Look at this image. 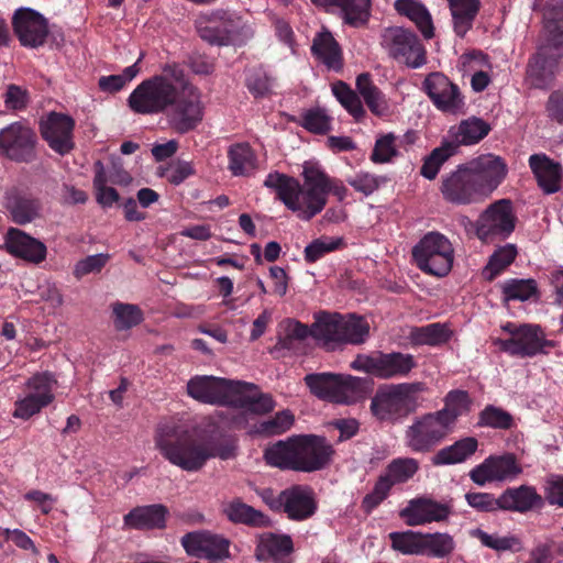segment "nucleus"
Segmentation results:
<instances>
[{
	"label": "nucleus",
	"instance_id": "nucleus-1",
	"mask_svg": "<svg viewBox=\"0 0 563 563\" xmlns=\"http://www.w3.org/2000/svg\"><path fill=\"white\" fill-rule=\"evenodd\" d=\"M128 103L139 114L165 113L170 128L178 133L192 131L203 119L201 93L176 64L165 65L162 74L137 85Z\"/></svg>",
	"mask_w": 563,
	"mask_h": 563
},
{
	"label": "nucleus",
	"instance_id": "nucleus-2",
	"mask_svg": "<svg viewBox=\"0 0 563 563\" xmlns=\"http://www.w3.org/2000/svg\"><path fill=\"white\" fill-rule=\"evenodd\" d=\"M302 184L291 176L278 172L269 173L264 186L276 192L284 206L303 221L319 214L327 206L328 195L344 200L347 189L343 183L330 177L320 165L306 162L302 165Z\"/></svg>",
	"mask_w": 563,
	"mask_h": 563
},
{
	"label": "nucleus",
	"instance_id": "nucleus-3",
	"mask_svg": "<svg viewBox=\"0 0 563 563\" xmlns=\"http://www.w3.org/2000/svg\"><path fill=\"white\" fill-rule=\"evenodd\" d=\"M154 443L166 461L189 473L201 471L211 459L233 457L235 449L229 438H214L174 422L157 427Z\"/></svg>",
	"mask_w": 563,
	"mask_h": 563
},
{
	"label": "nucleus",
	"instance_id": "nucleus-4",
	"mask_svg": "<svg viewBox=\"0 0 563 563\" xmlns=\"http://www.w3.org/2000/svg\"><path fill=\"white\" fill-rule=\"evenodd\" d=\"M427 389L422 382L386 385L373 397L371 411L380 421H398L419 408L421 394Z\"/></svg>",
	"mask_w": 563,
	"mask_h": 563
},
{
	"label": "nucleus",
	"instance_id": "nucleus-5",
	"mask_svg": "<svg viewBox=\"0 0 563 563\" xmlns=\"http://www.w3.org/2000/svg\"><path fill=\"white\" fill-rule=\"evenodd\" d=\"M198 35L217 45H241L252 36V30L236 13L218 9L201 13L195 21Z\"/></svg>",
	"mask_w": 563,
	"mask_h": 563
},
{
	"label": "nucleus",
	"instance_id": "nucleus-6",
	"mask_svg": "<svg viewBox=\"0 0 563 563\" xmlns=\"http://www.w3.org/2000/svg\"><path fill=\"white\" fill-rule=\"evenodd\" d=\"M501 330L508 333L507 339H495L494 345L511 356L533 357L538 354H545L555 346L554 341L547 340L545 333L538 324H517L507 322Z\"/></svg>",
	"mask_w": 563,
	"mask_h": 563
},
{
	"label": "nucleus",
	"instance_id": "nucleus-7",
	"mask_svg": "<svg viewBox=\"0 0 563 563\" xmlns=\"http://www.w3.org/2000/svg\"><path fill=\"white\" fill-rule=\"evenodd\" d=\"M553 38H544L527 66V82L537 89H549L554 85L559 60L563 58V33L555 26Z\"/></svg>",
	"mask_w": 563,
	"mask_h": 563
},
{
	"label": "nucleus",
	"instance_id": "nucleus-8",
	"mask_svg": "<svg viewBox=\"0 0 563 563\" xmlns=\"http://www.w3.org/2000/svg\"><path fill=\"white\" fill-rule=\"evenodd\" d=\"M412 257L422 272L443 277L452 269L454 250L446 236L429 232L413 246Z\"/></svg>",
	"mask_w": 563,
	"mask_h": 563
},
{
	"label": "nucleus",
	"instance_id": "nucleus-9",
	"mask_svg": "<svg viewBox=\"0 0 563 563\" xmlns=\"http://www.w3.org/2000/svg\"><path fill=\"white\" fill-rule=\"evenodd\" d=\"M57 380L47 372L36 373L24 384L22 393L14 402L12 416L18 419L29 420L49 406L54 399V390Z\"/></svg>",
	"mask_w": 563,
	"mask_h": 563
},
{
	"label": "nucleus",
	"instance_id": "nucleus-10",
	"mask_svg": "<svg viewBox=\"0 0 563 563\" xmlns=\"http://www.w3.org/2000/svg\"><path fill=\"white\" fill-rule=\"evenodd\" d=\"M380 44L391 58L410 68H420L427 62L426 49L418 36L402 26L386 27Z\"/></svg>",
	"mask_w": 563,
	"mask_h": 563
},
{
	"label": "nucleus",
	"instance_id": "nucleus-11",
	"mask_svg": "<svg viewBox=\"0 0 563 563\" xmlns=\"http://www.w3.org/2000/svg\"><path fill=\"white\" fill-rule=\"evenodd\" d=\"M451 431L434 413L429 412L415 418L405 430V444L415 453L431 452Z\"/></svg>",
	"mask_w": 563,
	"mask_h": 563
},
{
	"label": "nucleus",
	"instance_id": "nucleus-12",
	"mask_svg": "<svg viewBox=\"0 0 563 563\" xmlns=\"http://www.w3.org/2000/svg\"><path fill=\"white\" fill-rule=\"evenodd\" d=\"M516 217L510 200L492 203L476 222V234L483 242L504 240L515 230Z\"/></svg>",
	"mask_w": 563,
	"mask_h": 563
},
{
	"label": "nucleus",
	"instance_id": "nucleus-13",
	"mask_svg": "<svg viewBox=\"0 0 563 563\" xmlns=\"http://www.w3.org/2000/svg\"><path fill=\"white\" fill-rule=\"evenodd\" d=\"M36 134L25 123L13 122L0 130V154L19 162L30 163L35 159Z\"/></svg>",
	"mask_w": 563,
	"mask_h": 563
},
{
	"label": "nucleus",
	"instance_id": "nucleus-14",
	"mask_svg": "<svg viewBox=\"0 0 563 563\" xmlns=\"http://www.w3.org/2000/svg\"><path fill=\"white\" fill-rule=\"evenodd\" d=\"M522 467L512 453L489 455L470 471V478L478 486L489 483H505L516 479Z\"/></svg>",
	"mask_w": 563,
	"mask_h": 563
},
{
	"label": "nucleus",
	"instance_id": "nucleus-15",
	"mask_svg": "<svg viewBox=\"0 0 563 563\" xmlns=\"http://www.w3.org/2000/svg\"><path fill=\"white\" fill-rule=\"evenodd\" d=\"M236 382L214 376H195L187 383V393L203 404L231 406Z\"/></svg>",
	"mask_w": 563,
	"mask_h": 563
},
{
	"label": "nucleus",
	"instance_id": "nucleus-16",
	"mask_svg": "<svg viewBox=\"0 0 563 563\" xmlns=\"http://www.w3.org/2000/svg\"><path fill=\"white\" fill-rule=\"evenodd\" d=\"M297 472H314L324 468L333 455L332 446L322 437H295Z\"/></svg>",
	"mask_w": 563,
	"mask_h": 563
},
{
	"label": "nucleus",
	"instance_id": "nucleus-17",
	"mask_svg": "<svg viewBox=\"0 0 563 563\" xmlns=\"http://www.w3.org/2000/svg\"><path fill=\"white\" fill-rule=\"evenodd\" d=\"M423 90L442 112L455 114L464 107L459 87L442 73H431L423 80Z\"/></svg>",
	"mask_w": 563,
	"mask_h": 563
},
{
	"label": "nucleus",
	"instance_id": "nucleus-18",
	"mask_svg": "<svg viewBox=\"0 0 563 563\" xmlns=\"http://www.w3.org/2000/svg\"><path fill=\"white\" fill-rule=\"evenodd\" d=\"M466 167L485 199L503 183L508 173L505 161L493 154L478 156Z\"/></svg>",
	"mask_w": 563,
	"mask_h": 563
},
{
	"label": "nucleus",
	"instance_id": "nucleus-19",
	"mask_svg": "<svg viewBox=\"0 0 563 563\" xmlns=\"http://www.w3.org/2000/svg\"><path fill=\"white\" fill-rule=\"evenodd\" d=\"M12 25L20 43L26 47L42 46L48 35L46 19L30 8L18 9Z\"/></svg>",
	"mask_w": 563,
	"mask_h": 563
},
{
	"label": "nucleus",
	"instance_id": "nucleus-20",
	"mask_svg": "<svg viewBox=\"0 0 563 563\" xmlns=\"http://www.w3.org/2000/svg\"><path fill=\"white\" fill-rule=\"evenodd\" d=\"M41 134L48 146L60 155L69 153L74 147V120L63 113L51 112L41 121Z\"/></svg>",
	"mask_w": 563,
	"mask_h": 563
},
{
	"label": "nucleus",
	"instance_id": "nucleus-21",
	"mask_svg": "<svg viewBox=\"0 0 563 563\" xmlns=\"http://www.w3.org/2000/svg\"><path fill=\"white\" fill-rule=\"evenodd\" d=\"M451 508L446 504L438 503L431 498L418 497L410 499L407 506L399 511L407 526L417 527L448 519Z\"/></svg>",
	"mask_w": 563,
	"mask_h": 563
},
{
	"label": "nucleus",
	"instance_id": "nucleus-22",
	"mask_svg": "<svg viewBox=\"0 0 563 563\" xmlns=\"http://www.w3.org/2000/svg\"><path fill=\"white\" fill-rule=\"evenodd\" d=\"M443 197L453 203L468 205L484 200L467 167H459L442 181Z\"/></svg>",
	"mask_w": 563,
	"mask_h": 563
},
{
	"label": "nucleus",
	"instance_id": "nucleus-23",
	"mask_svg": "<svg viewBox=\"0 0 563 563\" xmlns=\"http://www.w3.org/2000/svg\"><path fill=\"white\" fill-rule=\"evenodd\" d=\"M4 249L14 257L38 265L47 255L46 245L20 229L11 228L4 235Z\"/></svg>",
	"mask_w": 563,
	"mask_h": 563
},
{
	"label": "nucleus",
	"instance_id": "nucleus-24",
	"mask_svg": "<svg viewBox=\"0 0 563 563\" xmlns=\"http://www.w3.org/2000/svg\"><path fill=\"white\" fill-rule=\"evenodd\" d=\"M185 551L196 558L222 559L229 555V541L208 531L186 533L181 538Z\"/></svg>",
	"mask_w": 563,
	"mask_h": 563
},
{
	"label": "nucleus",
	"instance_id": "nucleus-25",
	"mask_svg": "<svg viewBox=\"0 0 563 563\" xmlns=\"http://www.w3.org/2000/svg\"><path fill=\"white\" fill-rule=\"evenodd\" d=\"M282 500L284 504L282 511L294 521H305L318 509L313 490L303 485H295L282 490Z\"/></svg>",
	"mask_w": 563,
	"mask_h": 563
},
{
	"label": "nucleus",
	"instance_id": "nucleus-26",
	"mask_svg": "<svg viewBox=\"0 0 563 563\" xmlns=\"http://www.w3.org/2000/svg\"><path fill=\"white\" fill-rule=\"evenodd\" d=\"M529 166L544 194L551 195L561 189L563 170L559 163L544 154H533L529 157Z\"/></svg>",
	"mask_w": 563,
	"mask_h": 563
},
{
	"label": "nucleus",
	"instance_id": "nucleus-27",
	"mask_svg": "<svg viewBox=\"0 0 563 563\" xmlns=\"http://www.w3.org/2000/svg\"><path fill=\"white\" fill-rule=\"evenodd\" d=\"M500 510L525 514L543 504L533 486L521 485L505 489L499 495Z\"/></svg>",
	"mask_w": 563,
	"mask_h": 563
},
{
	"label": "nucleus",
	"instance_id": "nucleus-28",
	"mask_svg": "<svg viewBox=\"0 0 563 563\" xmlns=\"http://www.w3.org/2000/svg\"><path fill=\"white\" fill-rule=\"evenodd\" d=\"M231 406L266 413L275 408V401L271 395L262 394L255 385L238 380Z\"/></svg>",
	"mask_w": 563,
	"mask_h": 563
},
{
	"label": "nucleus",
	"instance_id": "nucleus-29",
	"mask_svg": "<svg viewBox=\"0 0 563 563\" xmlns=\"http://www.w3.org/2000/svg\"><path fill=\"white\" fill-rule=\"evenodd\" d=\"M341 314L321 312L316 316L311 327V335L321 346L333 351L341 346Z\"/></svg>",
	"mask_w": 563,
	"mask_h": 563
},
{
	"label": "nucleus",
	"instance_id": "nucleus-30",
	"mask_svg": "<svg viewBox=\"0 0 563 563\" xmlns=\"http://www.w3.org/2000/svg\"><path fill=\"white\" fill-rule=\"evenodd\" d=\"M167 509L163 505L142 506L132 509L123 518L124 527L135 530L162 529Z\"/></svg>",
	"mask_w": 563,
	"mask_h": 563
},
{
	"label": "nucleus",
	"instance_id": "nucleus-31",
	"mask_svg": "<svg viewBox=\"0 0 563 563\" xmlns=\"http://www.w3.org/2000/svg\"><path fill=\"white\" fill-rule=\"evenodd\" d=\"M292 540L289 536L263 533L255 550L258 560L272 559L275 563H289L286 558L292 552Z\"/></svg>",
	"mask_w": 563,
	"mask_h": 563
},
{
	"label": "nucleus",
	"instance_id": "nucleus-32",
	"mask_svg": "<svg viewBox=\"0 0 563 563\" xmlns=\"http://www.w3.org/2000/svg\"><path fill=\"white\" fill-rule=\"evenodd\" d=\"M452 18L454 33L464 37L473 27L481 9V0H445Z\"/></svg>",
	"mask_w": 563,
	"mask_h": 563
},
{
	"label": "nucleus",
	"instance_id": "nucleus-33",
	"mask_svg": "<svg viewBox=\"0 0 563 563\" xmlns=\"http://www.w3.org/2000/svg\"><path fill=\"white\" fill-rule=\"evenodd\" d=\"M478 448L474 437H466L439 450L431 459L435 466L459 464L472 456Z\"/></svg>",
	"mask_w": 563,
	"mask_h": 563
},
{
	"label": "nucleus",
	"instance_id": "nucleus-34",
	"mask_svg": "<svg viewBox=\"0 0 563 563\" xmlns=\"http://www.w3.org/2000/svg\"><path fill=\"white\" fill-rule=\"evenodd\" d=\"M378 378L405 377L416 367L411 354L400 352L378 353Z\"/></svg>",
	"mask_w": 563,
	"mask_h": 563
},
{
	"label": "nucleus",
	"instance_id": "nucleus-35",
	"mask_svg": "<svg viewBox=\"0 0 563 563\" xmlns=\"http://www.w3.org/2000/svg\"><path fill=\"white\" fill-rule=\"evenodd\" d=\"M395 10L412 21L426 38H432L434 26L428 9L416 0H396Z\"/></svg>",
	"mask_w": 563,
	"mask_h": 563
},
{
	"label": "nucleus",
	"instance_id": "nucleus-36",
	"mask_svg": "<svg viewBox=\"0 0 563 563\" xmlns=\"http://www.w3.org/2000/svg\"><path fill=\"white\" fill-rule=\"evenodd\" d=\"M312 54L330 69L342 67V52L329 31H322L316 35L311 46Z\"/></svg>",
	"mask_w": 563,
	"mask_h": 563
},
{
	"label": "nucleus",
	"instance_id": "nucleus-37",
	"mask_svg": "<svg viewBox=\"0 0 563 563\" xmlns=\"http://www.w3.org/2000/svg\"><path fill=\"white\" fill-rule=\"evenodd\" d=\"M471 400L464 390H451L444 398V407L434 413L452 431L459 417L470 411Z\"/></svg>",
	"mask_w": 563,
	"mask_h": 563
},
{
	"label": "nucleus",
	"instance_id": "nucleus-38",
	"mask_svg": "<svg viewBox=\"0 0 563 563\" xmlns=\"http://www.w3.org/2000/svg\"><path fill=\"white\" fill-rule=\"evenodd\" d=\"M356 89L373 114L383 117L389 113L388 100L380 89L374 85L368 74L357 76Z\"/></svg>",
	"mask_w": 563,
	"mask_h": 563
},
{
	"label": "nucleus",
	"instance_id": "nucleus-39",
	"mask_svg": "<svg viewBox=\"0 0 563 563\" xmlns=\"http://www.w3.org/2000/svg\"><path fill=\"white\" fill-rule=\"evenodd\" d=\"M264 459L273 467L297 472L295 437L266 448Z\"/></svg>",
	"mask_w": 563,
	"mask_h": 563
},
{
	"label": "nucleus",
	"instance_id": "nucleus-40",
	"mask_svg": "<svg viewBox=\"0 0 563 563\" xmlns=\"http://www.w3.org/2000/svg\"><path fill=\"white\" fill-rule=\"evenodd\" d=\"M228 168L233 176H249L257 168L256 156L246 143L231 145L228 150Z\"/></svg>",
	"mask_w": 563,
	"mask_h": 563
},
{
	"label": "nucleus",
	"instance_id": "nucleus-41",
	"mask_svg": "<svg viewBox=\"0 0 563 563\" xmlns=\"http://www.w3.org/2000/svg\"><path fill=\"white\" fill-rule=\"evenodd\" d=\"M341 345L363 344L369 336V324L363 317L341 314Z\"/></svg>",
	"mask_w": 563,
	"mask_h": 563
},
{
	"label": "nucleus",
	"instance_id": "nucleus-42",
	"mask_svg": "<svg viewBox=\"0 0 563 563\" xmlns=\"http://www.w3.org/2000/svg\"><path fill=\"white\" fill-rule=\"evenodd\" d=\"M321 7H338L352 25L364 23L368 15L369 0H311Z\"/></svg>",
	"mask_w": 563,
	"mask_h": 563
},
{
	"label": "nucleus",
	"instance_id": "nucleus-43",
	"mask_svg": "<svg viewBox=\"0 0 563 563\" xmlns=\"http://www.w3.org/2000/svg\"><path fill=\"white\" fill-rule=\"evenodd\" d=\"M224 512L229 520L236 523L266 527L271 522L268 517L263 512L242 503L241 500H233L229 503L224 509Z\"/></svg>",
	"mask_w": 563,
	"mask_h": 563
},
{
	"label": "nucleus",
	"instance_id": "nucleus-44",
	"mask_svg": "<svg viewBox=\"0 0 563 563\" xmlns=\"http://www.w3.org/2000/svg\"><path fill=\"white\" fill-rule=\"evenodd\" d=\"M489 131L490 126L484 120L470 118L459 124L453 135L459 144L472 145L483 140Z\"/></svg>",
	"mask_w": 563,
	"mask_h": 563
},
{
	"label": "nucleus",
	"instance_id": "nucleus-45",
	"mask_svg": "<svg viewBox=\"0 0 563 563\" xmlns=\"http://www.w3.org/2000/svg\"><path fill=\"white\" fill-rule=\"evenodd\" d=\"M451 332L445 324L431 323L420 328H412L410 341L416 345H439L450 339Z\"/></svg>",
	"mask_w": 563,
	"mask_h": 563
},
{
	"label": "nucleus",
	"instance_id": "nucleus-46",
	"mask_svg": "<svg viewBox=\"0 0 563 563\" xmlns=\"http://www.w3.org/2000/svg\"><path fill=\"white\" fill-rule=\"evenodd\" d=\"M303 380L314 396L335 402V388L339 386L338 374H308L305 376Z\"/></svg>",
	"mask_w": 563,
	"mask_h": 563
},
{
	"label": "nucleus",
	"instance_id": "nucleus-47",
	"mask_svg": "<svg viewBox=\"0 0 563 563\" xmlns=\"http://www.w3.org/2000/svg\"><path fill=\"white\" fill-rule=\"evenodd\" d=\"M391 548L405 555L422 554V533L412 530L390 532L388 536Z\"/></svg>",
	"mask_w": 563,
	"mask_h": 563
},
{
	"label": "nucleus",
	"instance_id": "nucleus-48",
	"mask_svg": "<svg viewBox=\"0 0 563 563\" xmlns=\"http://www.w3.org/2000/svg\"><path fill=\"white\" fill-rule=\"evenodd\" d=\"M422 554L448 556L454 550L453 538L448 533H422Z\"/></svg>",
	"mask_w": 563,
	"mask_h": 563
},
{
	"label": "nucleus",
	"instance_id": "nucleus-49",
	"mask_svg": "<svg viewBox=\"0 0 563 563\" xmlns=\"http://www.w3.org/2000/svg\"><path fill=\"white\" fill-rule=\"evenodd\" d=\"M472 536L478 539L484 547L495 550L497 552L519 551L521 549L520 540L511 534H489L482 529H475L472 531Z\"/></svg>",
	"mask_w": 563,
	"mask_h": 563
},
{
	"label": "nucleus",
	"instance_id": "nucleus-50",
	"mask_svg": "<svg viewBox=\"0 0 563 563\" xmlns=\"http://www.w3.org/2000/svg\"><path fill=\"white\" fill-rule=\"evenodd\" d=\"M9 211L18 224H26L40 217V201L32 198H16L11 201Z\"/></svg>",
	"mask_w": 563,
	"mask_h": 563
},
{
	"label": "nucleus",
	"instance_id": "nucleus-51",
	"mask_svg": "<svg viewBox=\"0 0 563 563\" xmlns=\"http://www.w3.org/2000/svg\"><path fill=\"white\" fill-rule=\"evenodd\" d=\"M517 255L515 245L507 244L499 247L489 258L488 264L484 268V276L488 280L496 278L507 266H509Z\"/></svg>",
	"mask_w": 563,
	"mask_h": 563
},
{
	"label": "nucleus",
	"instance_id": "nucleus-52",
	"mask_svg": "<svg viewBox=\"0 0 563 563\" xmlns=\"http://www.w3.org/2000/svg\"><path fill=\"white\" fill-rule=\"evenodd\" d=\"M144 57V53H141L137 60L124 68L120 75L102 76L99 79V87L101 90L107 92H117L121 90L128 82L132 81L141 71L140 63Z\"/></svg>",
	"mask_w": 563,
	"mask_h": 563
},
{
	"label": "nucleus",
	"instance_id": "nucleus-53",
	"mask_svg": "<svg viewBox=\"0 0 563 563\" xmlns=\"http://www.w3.org/2000/svg\"><path fill=\"white\" fill-rule=\"evenodd\" d=\"M300 125L311 133L325 134L331 131L332 118L325 109L316 107L302 113Z\"/></svg>",
	"mask_w": 563,
	"mask_h": 563
},
{
	"label": "nucleus",
	"instance_id": "nucleus-54",
	"mask_svg": "<svg viewBox=\"0 0 563 563\" xmlns=\"http://www.w3.org/2000/svg\"><path fill=\"white\" fill-rule=\"evenodd\" d=\"M335 402L352 404L363 395V382L361 378L350 375H338Z\"/></svg>",
	"mask_w": 563,
	"mask_h": 563
},
{
	"label": "nucleus",
	"instance_id": "nucleus-55",
	"mask_svg": "<svg viewBox=\"0 0 563 563\" xmlns=\"http://www.w3.org/2000/svg\"><path fill=\"white\" fill-rule=\"evenodd\" d=\"M333 95L346 111L356 120L365 115L360 97L344 82L340 81L332 87Z\"/></svg>",
	"mask_w": 563,
	"mask_h": 563
},
{
	"label": "nucleus",
	"instance_id": "nucleus-56",
	"mask_svg": "<svg viewBox=\"0 0 563 563\" xmlns=\"http://www.w3.org/2000/svg\"><path fill=\"white\" fill-rule=\"evenodd\" d=\"M419 470V463L413 457H398L386 467L385 473L397 484H404L415 476Z\"/></svg>",
	"mask_w": 563,
	"mask_h": 563
},
{
	"label": "nucleus",
	"instance_id": "nucleus-57",
	"mask_svg": "<svg viewBox=\"0 0 563 563\" xmlns=\"http://www.w3.org/2000/svg\"><path fill=\"white\" fill-rule=\"evenodd\" d=\"M112 311L117 330L131 329L140 324L143 320V313L135 305L117 302L113 305Z\"/></svg>",
	"mask_w": 563,
	"mask_h": 563
},
{
	"label": "nucleus",
	"instance_id": "nucleus-58",
	"mask_svg": "<svg viewBox=\"0 0 563 563\" xmlns=\"http://www.w3.org/2000/svg\"><path fill=\"white\" fill-rule=\"evenodd\" d=\"M464 65L470 69L474 70L471 79V85L474 91L481 92L487 88L490 82V77L485 70H476V65H486L487 57L481 52H472L463 56Z\"/></svg>",
	"mask_w": 563,
	"mask_h": 563
},
{
	"label": "nucleus",
	"instance_id": "nucleus-59",
	"mask_svg": "<svg viewBox=\"0 0 563 563\" xmlns=\"http://www.w3.org/2000/svg\"><path fill=\"white\" fill-rule=\"evenodd\" d=\"M309 334H311V329L307 325L295 320H286L284 322V333L279 335L276 346L292 350L298 342L303 341Z\"/></svg>",
	"mask_w": 563,
	"mask_h": 563
},
{
	"label": "nucleus",
	"instance_id": "nucleus-60",
	"mask_svg": "<svg viewBox=\"0 0 563 563\" xmlns=\"http://www.w3.org/2000/svg\"><path fill=\"white\" fill-rule=\"evenodd\" d=\"M397 136L394 133H387L376 139L371 161L376 164H386L391 162L398 155Z\"/></svg>",
	"mask_w": 563,
	"mask_h": 563
},
{
	"label": "nucleus",
	"instance_id": "nucleus-61",
	"mask_svg": "<svg viewBox=\"0 0 563 563\" xmlns=\"http://www.w3.org/2000/svg\"><path fill=\"white\" fill-rule=\"evenodd\" d=\"M503 292L506 300L526 301L537 294L533 279H510L504 283Z\"/></svg>",
	"mask_w": 563,
	"mask_h": 563
},
{
	"label": "nucleus",
	"instance_id": "nucleus-62",
	"mask_svg": "<svg viewBox=\"0 0 563 563\" xmlns=\"http://www.w3.org/2000/svg\"><path fill=\"white\" fill-rule=\"evenodd\" d=\"M454 154V146L451 144L434 148L424 159L421 167V175L427 179H434L441 166Z\"/></svg>",
	"mask_w": 563,
	"mask_h": 563
},
{
	"label": "nucleus",
	"instance_id": "nucleus-63",
	"mask_svg": "<svg viewBox=\"0 0 563 563\" xmlns=\"http://www.w3.org/2000/svg\"><path fill=\"white\" fill-rule=\"evenodd\" d=\"M342 239L321 236L316 239L305 247V260L308 263H314L325 254L333 252L340 247Z\"/></svg>",
	"mask_w": 563,
	"mask_h": 563
},
{
	"label": "nucleus",
	"instance_id": "nucleus-64",
	"mask_svg": "<svg viewBox=\"0 0 563 563\" xmlns=\"http://www.w3.org/2000/svg\"><path fill=\"white\" fill-rule=\"evenodd\" d=\"M394 485L395 483L386 473L382 474L378 477L373 490L364 497L362 501L363 509L366 512H371L373 509H375L383 500L386 499Z\"/></svg>",
	"mask_w": 563,
	"mask_h": 563
}]
</instances>
